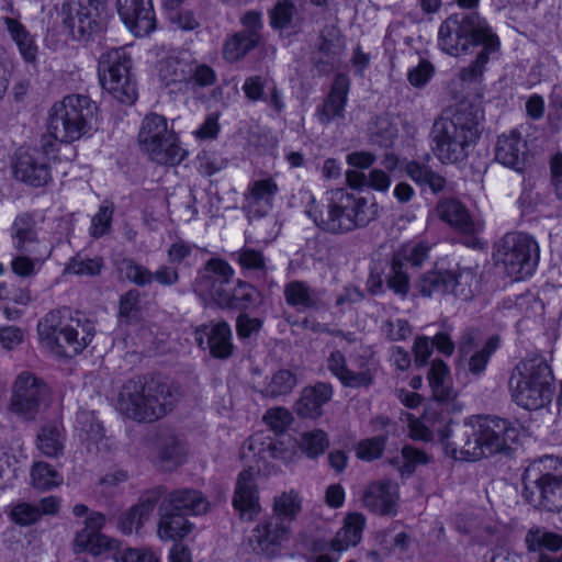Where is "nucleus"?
<instances>
[{"label": "nucleus", "mask_w": 562, "mask_h": 562, "mask_svg": "<svg viewBox=\"0 0 562 562\" xmlns=\"http://www.w3.org/2000/svg\"><path fill=\"white\" fill-rule=\"evenodd\" d=\"M41 344L56 356L71 357L81 352L94 337V325L81 313L50 311L37 325Z\"/></svg>", "instance_id": "nucleus-6"}, {"label": "nucleus", "mask_w": 562, "mask_h": 562, "mask_svg": "<svg viewBox=\"0 0 562 562\" xmlns=\"http://www.w3.org/2000/svg\"><path fill=\"white\" fill-rule=\"evenodd\" d=\"M159 520L157 536L162 541H177L187 537L193 528L188 516L161 503H158Z\"/></svg>", "instance_id": "nucleus-35"}, {"label": "nucleus", "mask_w": 562, "mask_h": 562, "mask_svg": "<svg viewBox=\"0 0 562 562\" xmlns=\"http://www.w3.org/2000/svg\"><path fill=\"white\" fill-rule=\"evenodd\" d=\"M11 238L16 252L37 254L50 249L43 244L36 231V222L31 214L23 213L15 217L11 227Z\"/></svg>", "instance_id": "nucleus-28"}, {"label": "nucleus", "mask_w": 562, "mask_h": 562, "mask_svg": "<svg viewBox=\"0 0 562 562\" xmlns=\"http://www.w3.org/2000/svg\"><path fill=\"white\" fill-rule=\"evenodd\" d=\"M333 395V386L326 382L305 386L294 404V411L301 418L317 419L323 415V406L331 401Z\"/></svg>", "instance_id": "nucleus-27"}, {"label": "nucleus", "mask_w": 562, "mask_h": 562, "mask_svg": "<svg viewBox=\"0 0 562 562\" xmlns=\"http://www.w3.org/2000/svg\"><path fill=\"white\" fill-rule=\"evenodd\" d=\"M10 517L20 526H30L42 517V512L36 504L20 503L12 507Z\"/></svg>", "instance_id": "nucleus-63"}, {"label": "nucleus", "mask_w": 562, "mask_h": 562, "mask_svg": "<svg viewBox=\"0 0 562 562\" xmlns=\"http://www.w3.org/2000/svg\"><path fill=\"white\" fill-rule=\"evenodd\" d=\"M297 384V378L294 372L286 369L276 371L266 386L261 390L265 397L280 398L292 393Z\"/></svg>", "instance_id": "nucleus-45"}, {"label": "nucleus", "mask_w": 562, "mask_h": 562, "mask_svg": "<svg viewBox=\"0 0 562 562\" xmlns=\"http://www.w3.org/2000/svg\"><path fill=\"white\" fill-rule=\"evenodd\" d=\"M120 277L137 286H147L156 281L160 285L171 286L179 281L178 270L171 266H160L155 272L139 265L132 258L117 262Z\"/></svg>", "instance_id": "nucleus-20"}, {"label": "nucleus", "mask_w": 562, "mask_h": 562, "mask_svg": "<svg viewBox=\"0 0 562 562\" xmlns=\"http://www.w3.org/2000/svg\"><path fill=\"white\" fill-rule=\"evenodd\" d=\"M364 527L366 517L362 514L349 513L344 520L342 527L330 541V550L341 553L351 547H356L362 538Z\"/></svg>", "instance_id": "nucleus-37"}, {"label": "nucleus", "mask_w": 562, "mask_h": 562, "mask_svg": "<svg viewBox=\"0 0 562 562\" xmlns=\"http://www.w3.org/2000/svg\"><path fill=\"white\" fill-rule=\"evenodd\" d=\"M554 378L547 360L530 355L514 368L509 378L513 401L529 411L540 409L551 403L554 393Z\"/></svg>", "instance_id": "nucleus-7"}, {"label": "nucleus", "mask_w": 562, "mask_h": 562, "mask_svg": "<svg viewBox=\"0 0 562 562\" xmlns=\"http://www.w3.org/2000/svg\"><path fill=\"white\" fill-rule=\"evenodd\" d=\"M194 339L213 358L227 359L233 355L232 329L226 322L201 325L194 331Z\"/></svg>", "instance_id": "nucleus-22"}, {"label": "nucleus", "mask_w": 562, "mask_h": 562, "mask_svg": "<svg viewBox=\"0 0 562 562\" xmlns=\"http://www.w3.org/2000/svg\"><path fill=\"white\" fill-rule=\"evenodd\" d=\"M15 179L32 186L42 187L52 179L50 157L47 148L19 149L13 162Z\"/></svg>", "instance_id": "nucleus-17"}, {"label": "nucleus", "mask_w": 562, "mask_h": 562, "mask_svg": "<svg viewBox=\"0 0 562 562\" xmlns=\"http://www.w3.org/2000/svg\"><path fill=\"white\" fill-rule=\"evenodd\" d=\"M449 369L442 360H434L428 372L429 384L434 397L438 401H446L450 397L448 385Z\"/></svg>", "instance_id": "nucleus-50"}, {"label": "nucleus", "mask_w": 562, "mask_h": 562, "mask_svg": "<svg viewBox=\"0 0 562 562\" xmlns=\"http://www.w3.org/2000/svg\"><path fill=\"white\" fill-rule=\"evenodd\" d=\"M438 45L442 52L454 57L468 54L472 47L482 46L475 59L459 74L462 81L472 82L482 77L491 55L499 48V40L477 12H460L441 23Z\"/></svg>", "instance_id": "nucleus-2"}, {"label": "nucleus", "mask_w": 562, "mask_h": 562, "mask_svg": "<svg viewBox=\"0 0 562 562\" xmlns=\"http://www.w3.org/2000/svg\"><path fill=\"white\" fill-rule=\"evenodd\" d=\"M404 171L416 184L427 187L434 193L442 191L446 187V179L426 164L415 160L408 161Z\"/></svg>", "instance_id": "nucleus-40"}, {"label": "nucleus", "mask_w": 562, "mask_h": 562, "mask_svg": "<svg viewBox=\"0 0 562 562\" xmlns=\"http://www.w3.org/2000/svg\"><path fill=\"white\" fill-rule=\"evenodd\" d=\"M524 499L537 509L562 512V460L546 456L532 461L521 476Z\"/></svg>", "instance_id": "nucleus-8"}, {"label": "nucleus", "mask_w": 562, "mask_h": 562, "mask_svg": "<svg viewBox=\"0 0 562 562\" xmlns=\"http://www.w3.org/2000/svg\"><path fill=\"white\" fill-rule=\"evenodd\" d=\"M190 72L188 92L196 93L199 90L213 87L217 81L215 69L196 59H191Z\"/></svg>", "instance_id": "nucleus-49"}, {"label": "nucleus", "mask_w": 562, "mask_h": 562, "mask_svg": "<svg viewBox=\"0 0 562 562\" xmlns=\"http://www.w3.org/2000/svg\"><path fill=\"white\" fill-rule=\"evenodd\" d=\"M386 282L387 286L398 295L405 296L409 291V278L404 270V263L397 256L392 259Z\"/></svg>", "instance_id": "nucleus-62"}, {"label": "nucleus", "mask_w": 562, "mask_h": 562, "mask_svg": "<svg viewBox=\"0 0 562 562\" xmlns=\"http://www.w3.org/2000/svg\"><path fill=\"white\" fill-rule=\"evenodd\" d=\"M66 435L60 422L45 424L37 434V448L49 458L64 454Z\"/></svg>", "instance_id": "nucleus-38"}, {"label": "nucleus", "mask_w": 562, "mask_h": 562, "mask_svg": "<svg viewBox=\"0 0 562 562\" xmlns=\"http://www.w3.org/2000/svg\"><path fill=\"white\" fill-rule=\"evenodd\" d=\"M31 476L33 486L43 491L58 486L63 481L60 474L45 462L35 463L32 467Z\"/></svg>", "instance_id": "nucleus-57"}, {"label": "nucleus", "mask_w": 562, "mask_h": 562, "mask_svg": "<svg viewBox=\"0 0 562 562\" xmlns=\"http://www.w3.org/2000/svg\"><path fill=\"white\" fill-rule=\"evenodd\" d=\"M479 121L480 110L462 101L434 122L431 149L441 164H460L469 157L480 138Z\"/></svg>", "instance_id": "nucleus-4"}, {"label": "nucleus", "mask_w": 562, "mask_h": 562, "mask_svg": "<svg viewBox=\"0 0 562 562\" xmlns=\"http://www.w3.org/2000/svg\"><path fill=\"white\" fill-rule=\"evenodd\" d=\"M117 12L127 29L136 36H145L156 27L151 0H117Z\"/></svg>", "instance_id": "nucleus-21"}, {"label": "nucleus", "mask_w": 562, "mask_h": 562, "mask_svg": "<svg viewBox=\"0 0 562 562\" xmlns=\"http://www.w3.org/2000/svg\"><path fill=\"white\" fill-rule=\"evenodd\" d=\"M175 134L168 128L166 117L162 115L150 113L146 115L142 122L138 132V143L143 151H145L150 160L162 159L159 153L157 154L155 145Z\"/></svg>", "instance_id": "nucleus-30"}, {"label": "nucleus", "mask_w": 562, "mask_h": 562, "mask_svg": "<svg viewBox=\"0 0 562 562\" xmlns=\"http://www.w3.org/2000/svg\"><path fill=\"white\" fill-rule=\"evenodd\" d=\"M283 295L286 304L297 312L318 311L325 306L324 291L312 288L305 281L294 280L286 283Z\"/></svg>", "instance_id": "nucleus-29"}, {"label": "nucleus", "mask_w": 562, "mask_h": 562, "mask_svg": "<svg viewBox=\"0 0 562 562\" xmlns=\"http://www.w3.org/2000/svg\"><path fill=\"white\" fill-rule=\"evenodd\" d=\"M494 259L514 280L530 277L539 261V246L529 235L508 233L497 244Z\"/></svg>", "instance_id": "nucleus-10"}, {"label": "nucleus", "mask_w": 562, "mask_h": 562, "mask_svg": "<svg viewBox=\"0 0 562 562\" xmlns=\"http://www.w3.org/2000/svg\"><path fill=\"white\" fill-rule=\"evenodd\" d=\"M260 43L244 33L236 32L229 35L223 44V58L228 63L241 60Z\"/></svg>", "instance_id": "nucleus-47"}, {"label": "nucleus", "mask_w": 562, "mask_h": 562, "mask_svg": "<svg viewBox=\"0 0 562 562\" xmlns=\"http://www.w3.org/2000/svg\"><path fill=\"white\" fill-rule=\"evenodd\" d=\"M159 503L189 515H202L209 510L210 503L201 492L193 488H179L167 493L165 491Z\"/></svg>", "instance_id": "nucleus-34"}, {"label": "nucleus", "mask_w": 562, "mask_h": 562, "mask_svg": "<svg viewBox=\"0 0 562 562\" xmlns=\"http://www.w3.org/2000/svg\"><path fill=\"white\" fill-rule=\"evenodd\" d=\"M3 23L25 61L31 63L36 58L37 47L33 37L22 23L13 18H3Z\"/></svg>", "instance_id": "nucleus-41"}, {"label": "nucleus", "mask_w": 562, "mask_h": 562, "mask_svg": "<svg viewBox=\"0 0 562 562\" xmlns=\"http://www.w3.org/2000/svg\"><path fill=\"white\" fill-rule=\"evenodd\" d=\"M527 143L519 132L513 130L497 137L495 160L516 172H522L527 160Z\"/></svg>", "instance_id": "nucleus-24"}, {"label": "nucleus", "mask_w": 562, "mask_h": 562, "mask_svg": "<svg viewBox=\"0 0 562 562\" xmlns=\"http://www.w3.org/2000/svg\"><path fill=\"white\" fill-rule=\"evenodd\" d=\"M78 436L88 451L103 438V427L92 412L81 411L77 414Z\"/></svg>", "instance_id": "nucleus-43"}, {"label": "nucleus", "mask_w": 562, "mask_h": 562, "mask_svg": "<svg viewBox=\"0 0 562 562\" xmlns=\"http://www.w3.org/2000/svg\"><path fill=\"white\" fill-rule=\"evenodd\" d=\"M390 464L397 467L402 473L411 474L418 464L428 463V457L422 450L406 446L402 449V458H392Z\"/></svg>", "instance_id": "nucleus-59"}, {"label": "nucleus", "mask_w": 562, "mask_h": 562, "mask_svg": "<svg viewBox=\"0 0 562 562\" xmlns=\"http://www.w3.org/2000/svg\"><path fill=\"white\" fill-rule=\"evenodd\" d=\"M295 15V4L291 0H280L270 11V25L277 31L288 30L293 26Z\"/></svg>", "instance_id": "nucleus-56"}, {"label": "nucleus", "mask_w": 562, "mask_h": 562, "mask_svg": "<svg viewBox=\"0 0 562 562\" xmlns=\"http://www.w3.org/2000/svg\"><path fill=\"white\" fill-rule=\"evenodd\" d=\"M191 59L168 56L159 63L158 75L171 93H188Z\"/></svg>", "instance_id": "nucleus-31"}, {"label": "nucleus", "mask_w": 562, "mask_h": 562, "mask_svg": "<svg viewBox=\"0 0 562 562\" xmlns=\"http://www.w3.org/2000/svg\"><path fill=\"white\" fill-rule=\"evenodd\" d=\"M97 109L95 102L88 95H66L52 106L47 131L60 143L78 140L90 131Z\"/></svg>", "instance_id": "nucleus-9"}, {"label": "nucleus", "mask_w": 562, "mask_h": 562, "mask_svg": "<svg viewBox=\"0 0 562 562\" xmlns=\"http://www.w3.org/2000/svg\"><path fill=\"white\" fill-rule=\"evenodd\" d=\"M448 271H431L425 273L419 281V291L425 296L448 294Z\"/></svg>", "instance_id": "nucleus-60"}, {"label": "nucleus", "mask_w": 562, "mask_h": 562, "mask_svg": "<svg viewBox=\"0 0 562 562\" xmlns=\"http://www.w3.org/2000/svg\"><path fill=\"white\" fill-rule=\"evenodd\" d=\"M235 276L233 267L220 258H211L199 271L195 280L196 289L209 295L218 306L232 305L233 286Z\"/></svg>", "instance_id": "nucleus-13"}, {"label": "nucleus", "mask_w": 562, "mask_h": 562, "mask_svg": "<svg viewBox=\"0 0 562 562\" xmlns=\"http://www.w3.org/2000/svg\"><path fill=\"white\" fill-rule=\"evenodd\" d=\"M72 513L77 517L86 516L85 527L77 531L75 546L79 550L89 551L93 555L102 554L105 551L117 547V541L103 533L101 529L105 524V517L99 512H91L83 504H77Z\"/></svg>", "instance_id": "nucleus-15"}, {"label": "nucleus", "mask_w": 562, "mask_h": 562, "mask_svg": "<svg viewBox=\"0 0 562 562\" xmlns=\"http://www.w3.org/2000/svg\"><path fill=\"white\" fill-rule=\"evenodd\" d=\"M326 367L344 386L351 389L370 387L376 371L374 361L366 355L359 356L356 360V370L349 369L345 355L339 350H335L328 356Z\"/></svg>", "instance_id": "nucleus-16"}, {"label": "nucleus", "mask_w": 562, "mask_h": 562, "mask_svg": "<svg viewBox=\"0 0 562 562\" xmlns=\"http://www.w3.org/2000/svg\"><path fill=\"white\" fill-rule=\"evenodd\" d=\"M279 193V186L271 177L254 180L245 193V200L250 213L266 215L273 206Z\"/></svg>", "instance_id": "nucleus-33"}, {"label": "nucleus", "mask_w": 562, "mask_h": 562, "mask_svg": "<svg viewBox=\"0 0 562 562\" xmlns=\"http://www.w3.org/2000/svg\"><path fill=\"white\" fill-rule=\"evenodd\" d=\"M498 337L492 336L485 341L482 348L473 350L470 355H468L465 359L468 361L469 372L473 375H481L485 371L492 355L498 348Z\"/></svg>", "instance_id": "nucleus-52"}, {"label": "nucleus", "mask_w": 562, "mask_h": 562, "mask_svg": "<svg viewBox=\"0 0 562 562\" xmlns=\"http://www.w3.org/2000/svg\"><path fill=\"white\" fill-rule=\"evenodd\" d=\"M52 403L49 386L35 374L24 371L14 380L10 411L19 418L32 422Z\"/></svg>", "instance_id": "nucleus-12"}, {"label": "nucleus", "mask_w": 562, "mask_h": 562, "mask_svg": "<svg viewBox=\"0 0 562 562\" xmlns=\"http://www.w3.org/2000/svg\"><path fill=\"white\" fill-rule=\"evenodd\" d=\"M233 505L244 520H252L261 510L252 468L239 473L233 497Z\"/></svg>", "instance_id": "nucleus-26"}, {"label": "nucleus", "mask_w": 562, "mask_h": 562, "mask_svg": "<svg viewBox=\"0 0 562 562\" xmlns=\"http://www.w3.org/2000/svg\"><path fill=\"white\" fill-rule=\"evenodd\" d=\"M232 258L243 270L260 273L267 272V258L259 249L244 246L239 250L233 252Z\"/></svg>", "instance_id": "nucleus-54"}, {"label": "nucleus", "mask_w": 562, "mask_h": 562, "mask_svg": "<svg viewBox=\"0 0 562 562\" xmlns=\"http://www.w3.org/2000/svg\"><path fill=\"white\" fill-rule=\"evenodd\" d=\"M448 290L454 296L467 301L473 296V285L476 283V276L471 268H459L457 271H448Z\"/></svg>", "instance_id": "nucleus-46"}, {"label": "nucleus", "mask_w": 562, "mask_h": 562, "mask_svg": "<svg viewBox=\"0 0 562 562\" xmlns=\"http://www.w3.org/2000/svg\"><path fill=\"white\" fill-rule=\"evenodd\" d=\"M300 510L301 499L297 494L293 492L283 493L274 498L273 514L271 516H278L291 527Z\"/></svg>", "instance_id": "nucleus-55"}, {"label": "nucleus", "mask_w": 562, "mask_h": 562, "mask_svg": "<svg viewBox=\"0 0 562 562\" xmlns=\"http://www.w3.org/2000/svg\"><path fill=\"white\" fill-rule=\"evenodd\" d=\"M317 49L311 57L312 66L319 76L329 75L342 63L346 44L338 27L326 25L319 33Z\"/></svg>", "instance_id": "nucleus-19"}, {"label": "nucleus", "mask_w": 562, "mask_h": 562, "mask_svg": "<svg viewBox=\"0 0 562 562\" xmlns=\"http://www.w3.org/2000/svg\"><path fill=\"white\" fill-rule=\"evenodd\" d=\"M519 436L508 419L490 415H472L462 424H449L441 434L445 451L454 460L477 461L507 453Z\"/></svg>", "instance_id": "nucleus-1"}, {"label": "nucleus", "mask_w": 562, "mask_h": 562, "mask_svg": "<svg viewBox=\"0 0 562 562\" xmlns=\"http://www.w3.org/2000/svg\"><path fill=\"white\" fill-rule=\"evenodd\" d=\"M349 88L350 79L348 76L337 74L328 97L317 109V117L322 124L327 125L336 119L344 117Z\"/></svg>", "instance_id": "nucleus-32"}, {"label": "nucleus", "mask_w": 562, "mask_h": 562, "mask_svg": "<svg viewBox=\"0 0 562 562\" xmlns=\"http://www.w3.org/2000/svg\"><path fill=\"white\" fill-rule=\"evenodd\" d=\"M387 441L386 436H375L360 440L356 446V456L363 461H373L383 454Z\"/></svg>", "instance_id": "nucleus-61"}, {"label": "nucleus", "mask_w": 562, "mask_h": 562, "mask_svg": "<svg viewBox=\"0 0 562 562\" xmlns=\"http://www.w3.org/2000/svg\"><path fill=\"white\" fill-rule=\"evenodd\" d=\"M300 194L306 203L305 214L327 233L345 234L367 226L378 216L374 198L357 196L344 189L327 192L322 205L316 202L312 192L304 190Z\"/></svg>", "instance_id": "nucleus-3"}, {"label": "nucleus", "mask_w": 562, "mask_h": 562, "mask_svg": "<svg viewBox=\"0 0 562 562\" xmlns=\"http://www.w3.org/2000/svg\"><path fill=\"white\" fill-rule=\"evenodd\" d=\"M273 442L262 435L251 436L241 447V458L246 461H267L274 456Z\"/></svg>", "instance_id": "nucleus-48"}, {"label": "nucleus", "mask_w": 562, "mask_h": 562, "mask_svg": "<svg viewBox=\"0 0 562 562\" xmlns=\"http://www.w3.org/2000/svg\"><path fill=\"white\" fill-rule=\"evenodd\" d=\"M100 0H66L61 7L63 23L79 37L100 30Z\"/></svg>", "instance_id": "nucleus-18"}, {"label": "nucleus", "mask_w": 562, "mask_h": 562, "mask_svg": "<svg viewBox=\"0 0 562 562\" xmlns=\"http://www.w3.org/2000/svg\"><path fill=\"white\" fill-rule=\"evenodd\" d=\"M529 552L541 553L557 552L562 549V535L550 531L543 527L531 528L525 537Z\"/></svg>", "instance_id": "nucleus-39"}, {"label": "nucleus", "mask_w": 562, "mask_h": 562, "mask_svg": "<svg viewBox=\"0 0 562 562\" xmlns=\"http://www.w3.org/2000/svg\"><path fill=\"white\" fill-rule=\"evenodd\" d=\"M329 446L328 435L322 429L305 431L300 436L299 448L306 457L315 459Z\"/></svg>", "instance_id": "nucleus-51"}, {"label": "nucleus", "mask_w": 562, "mask_h": 562, "mask_svg": "<svg viewBox=\"0 0 562 562\" xmlns=\"http://www.w3.org/2000/svg\"><path fill=\"white\" fill-rule=\"evenodd\" d=\"M240 24L243 26V30L239 31L240 33L246 34L259 43L261 42V33L263 30V19L261 11L249 10L245 12L240 16Z\"/></svg>", "instance_id": "nucleus-64"}, {"label": "nucleus", "mask_w": 562, "mask_h": 562, "mask_svg": "<svg viewBox=\"0 0 562 562\" xmlns=\"http://www.w3.org/2000/svg\"><path fill=\"white\" fill-rule=\"evenodd\" d=\"M50 255L52 249H44L37 254L18 252L11 260V270L20 278L34 277Z\"/></svg>", "instance_id": "nucleus-44"}, {"label": "nucleus", "mask_w": 562, "mask_h": 562, "mask_svg": "<svg viewBox=\"0 0 562 562\" xmlns=\"http://www.w3.org/2000/svg\"><path fill=\"white\" fill-rule=\"evenodd\" d=\"M156 151L164 156L162 159L154 160L156 164L162 166H177L187 156V151L181 147L177 134H172L169 137L164 138L155 145Z\"/></svg>", "instance_id": "nucleus-53"}, {"label": "nucleus", "mask_w": 562, "mask_h": 562, "mask_svg": "<svg viewBox=\"0 0 562 562\" xmlns=\"http://www.w3.org/2000/svg\"><path fill=\"white\" fill-rule=\"evenodd\" d=\"M103 267V258H89L78 254L75 257H72L70 261L67 263L66 271L77 276L94 277L101 273Z\"/></svg>", "instance_id": "nucleus-58"}, {"label": "nucleus", "mask_w": 562, "mask_h": 562, "mask_svg": "<svg viewBox=\"0 0 562 562\" xmlns=\"http://www.w3.org/2000/svg\"><path fill=\"white\" fill-rule=\"evenodd\" d=\"M165 493L164 486H156L144 493L138 503L119 517V529L124 535H138L150 518Z\"/></svg>", "instance_id": "nucleus-23"}, {"label": "nucleus", "mask_w": 562, "mask_h": 562, "mask_svg": "<svg viewBox=\"0 0 562 562\" xmlns=\"http://www.w3.org/2000/svg\"><path fill=\"white\" fill-rule=\"evenodd\" d=\"M291 535L292 527L278 516H269L254 527L248 537V546L256 554L276 558L290 540Z\"/></svg>", "instance_id": "nucleus-14"}, {"label": "nucleus", "mask_w": 562, "mask_h": 562, "mask_svg": "<svg viewBox=\"0 0 562 562\" xmlns=\"http://www.w3.org/2000/svg\"><path fill=\"white\" fill-rule=\"evenodd\" d=\"M158 456L162 467L171 471L186 461L187 448L177 437L166 436L160 439Z\"/></svg>", "instance_id": "nucleus-42"}, {"label": "nucleus", "mask_w": 562, "mask_h": 562, "mask_svg": "<svg viewBox=\"0 0 562 562\" xmlns=\"http://www.w3.org/2000/svg\"><path fill=\"white\" fill-rule=\"evenodd\" d=\"M179 397V387L172 383L136 378L122 385L117 409L132 420L153 423L171 412Z\"/></svg>", "instance_id": "nucleus-5"}, {"label": "nucleus", "mask_w": 562, "mask_h": 562, "mask_svg": "<svg viewBox=\"0 0 562 562\" xmlns=\"http://www.w3.org/2000/svg\"><path fill=\"white\" fill-rule=\"evenodd\" d=\"M398 491L397 485L390 481L370 484L363 492L361 502L364 508L381 516L396 514Z\"/></svg>", "instance_id": "nucleus-25"}, {"label": "nucleus", "mask_w": 562, "mask_h": 562, "mask_svg": "<svg viewBox=\"0 0 562 562\" xmlns=\"http://www.w3.org/2000/svg\"><path fill=\"white\" fill-rule=\"evenodd\" d=\"M131 68V56L123 47L109 49L99 58L98 74L102 88L125 104H132L137 99Z\"/></svg>", "instance_id": "nucleus-11"}, {"label": "nucleus", "mask_w": 562, "mask_h": 562, "mask_svg": "<svg viewBox=\"0 0 562 562\" xmlns=\"http://www.w3.org/2000/svg\"><path fill=\"white\" fill-rule=\"evenodd\" d=\"M439 218L463 234H474L477 224L471 217L468 209L456 199L440 200L436 206Z\"/></svg>", "instance_id": "nucleus-36"}]
</instances>
